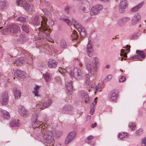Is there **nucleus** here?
Returning <instances> with one entry per match:
<instances>
[{
  "mask_svg": "<svg viewBox=\"0 0 146 146\" xmlns=\"http://www.w3.org/2000/svg\"><path fill=\"white\" fill-rule=\"evenodd\" d=\"M62 134L63 133L62 132L58 131L56 133V135H58V136L59 137V136L62 135Z\"/></svg>",
  "mask_w": 146,
  "mask_h": 146,
  "instance_id": "59",
  "label": "nucleus"
},
{
  "mask_svg": "<svg viewBox=\"0 0 146 146\" xmlns=\"http://www.w3.org/2000/svg\"><path fill=\"white\" fill-rule=\"evenodd\" d=\"M126 78L123 76H121L119 80V82H123L126 80Z\"/></svg>",
  "mask_w": 146,
  "mask_h": 146,
  "instance_id": "52",
  "label": "nucleus"
},
{
  "mask_svg": "<svg viewBox=\"0 0 146 146\" xmlns=\"http://www.w3.org/2000/svg\"><path fill=\"white\" fill-rule=\"evenodd\" d=\"M68 74L72 78H74L77 79H80L83 76V73L82 70L77 68H74L72 71L70 70Z\"/></svg>",
  "mask_w": 146,
  "mask_h": 146,
  "instance_id": "5",
  "label": "nucleus"
},
{
  "mask_svg": "<svg viewBox=\"0 0 146 146\" xmlns=\"http://www.w3.org/2000/svg\"><path fill=\"white\" fill-rule=\"evenodd\" d=\"M28 26V25L24 24L22 26V29L23 31L27 33H28L29 32Z\"/></svg>",
  "mask_w": 146,
  "mask_h": 146,
  "instance_id": "40",
  "label": "nucleus"
},
{
  "mask_svg": "<svg viewBox=\"0 0 146 146\" xmlns=\"http://www.w3.org/2000/svg\"><path fill=\"white\" fill-rule=\"evenodd\" d=\"M20 28L15 24H12L9 25L5 29V31L11 35H14L16 33L19 32Z\"/></svg>",
  "mask_w": 146,
  "mask_h": 146,
  "instance_id": "9",
  "label": "nucleus"
},
{
  "mask_svg": "<svg viewBox=\"0 0 146 146\" xmlns=\"http://www.w3.org/2000/svg\"><path fill=\"white\" fill-rule=\"evenodd\" d=\"M130 20V18L129 17H123L118 20L117 25L119 27L123 26Z\"/></svg>",
  "mask_w": 146,
  "mask_h": 146,
  "instance_id": "17",
  "label": "nucleus"
},
{
  "mask_svg": "<svg viewBox=\"0 0 146 146\" xmlns=\"http://www.w3.org/2000/svg\"><path fill=\"white\" fill-rule=\"evenodd\" d=\"M78 9L80 12L84 13L89 12L90 9L89 3L86 0H82L78 5Z\"/></svg>",
  "mask_w": 146,
  "mask_h": 146,
  "instance_id": "3",
  "label": "nucleus"
},
{
  "mask_svg": "<svg viewBox=\"0 0 146 146\" xmlns=\"http://www.w3.org/2000/svg\"><path fill=\"white\" fill-rule=\"evenodd\" d=\"M91 41L89 40L88 43V44L86 47V51L88 55L89 56H91L92 55L93 48L90 44Z\"/></svg>",
  "mask_w": 146,
  "mask_h": 146,
  "instance_id": "23",
  "label": "nucleus"
},
{
  "mask_svg": "<svg viewBox=\"0 0 146 146\" xmlns=\"http://www.w3.org/2000/svg\"><path fill=\"white\" fill-rule=\"evenodd\" d=\"M19 51L21 52L22 54H23L24 55V58L25 59V62H26L31 64H33L32 56L31 55L30 53H28L27 52V50L22 48H20Z\"/></svg>",
  "mask_w": 146,
  "mask_h": 146,
  "instance_id": "8",
  "label": "nucleus"
},
{
  "mask_svg": "<svg viewBox=\"0 0 146 146\" xmlns=\"http://www.w3.org/2000/svg\"><path fill=\"white\" fill-rule=\"evenodd\" d=\"M126 47L127 48L125 49V50L127 52V53H129L130 51V46L128 45H127L126 46Z\"/></svg>",
  "mask_w": 146,
  "mask_h": 146,
  "instance_id": "56",
  "label": "nucleus"
},
{
  "mask_svg": "<svg viewBox=\"0 0 146 146\" xmlns=\"http://www.w3.org/2000/svg\"><path fill=\"white\" fill-rule=\"evenodd\" d=\"M59 19L65 22L68 25L70 26L73 24L74 27L79 32L81 31L84 29L82 26L79 24L74 19H73L72 22L69 19H68L65 18L64 17H61Z\"/></svg>",
  "mask_w": 146,
  "mask_h": 146,
  "instance_id": "4",
  "label": "nucleus"
},
{
  "mask_svg": "<svg viewBox=\"0 0 146 146\" xmlns=\"http://www.w3.org/2000/svg\"><path fill=\"white\" fill-rule=\"evenodd\" d=\"M127 6L126 0H121L119 5V11L121 13L124 12Z\"/></svg>",
  "mask_w": 146,
  "mask_h": 146,
  "instance_id": "19",
  "label": "nucleus"
},
{
  "mask_svg": "<svg viewBox=\"0 0 146 146\" xmlns=\"http://www.w3.org/2000/svg\"><path fill=\"white\" fill-rule=\"evenodd\" d=\"M50 25L51 26H53L54 24V22L52 21H51L49 23Z\"/></svg>",
  "mask_w": 146,
  "mask_h": 146,
  "instance_id": "64",
  "label": "nucleus"
},
{
  "mask_svg": "<svg viewBox=\"0 0 146 146\" xmlns=\"http://www.w3.org/2000/svg\"><path fill=\"white\" fill-rule=\"evenodd\" d=\"M8 93L7 92H3L2 94L1 102L3 105H6L8 101Z\"/></svg>",
  "mask_w": 146,
  "mask_h": 146,
  "instance_id": "18",
  "label": "nucleus"
},
{
  "mask_svg": "<svg viewBox=\"0 0 146 146\" xmlns=\"http://www.w3.org/2000/svg\"><path fill=\"white\" fill-rule=\"evenodd\" d=\"M2 116L4 119H9L10 116L9 113L4 110H1Z\"/></svg>",
  "mask_w": 146,
  "mask_h": 146,
  "instance_id": "25",
  "label": "nucleus"
},
{
  "mask_svg": "<svg viewBox=\"0 0 146 146\" xmlns=\"http://www.w3.org/2000/svg\"><path fill=\"white\" fill-rule=\"evenodd\" d=\"M70 7L68 6H66L64 7V12L65 13L68 14L69 13Z\"/></svg>",
  "mask_w": 146,
  "mask_h": 146,
  "instance_id": "49",
  "label": "nucleus"
},
{
  "mask_svg": "<svg viewBox=\"0 0 146 146\" xmlns=\"http://www.w3.org/2000/svg\"><path fill=\"white\" fill-rule=\"evenodd\" d=\"M60 45L61 47L62 48H65L67 46V43L65 40L62 39L60 41Z\"/></svg>",
  "mask_w": 146,
  "mask_h": 146,
  "instance_id": "39",
  "label": "nucleus"
},
{
  "mask_svg": "<svg viewBox=\"0 0 146 146\" xmlns=\"http://www.w3.org/2000/svg\"><path fill=\"white\" fill-rule=\"evenodd\" d=\"M21 6H23L25 9L28 11H32L34 8L33 5H30L26 2H24Z\"/></svg>",
  "mask_w": 146,
  "mask_h": 146,
  "instance_id": "21",
  "label": "nucleus"
},
{
  "mask_svg": "<svg viewBox=\"0 0 146 146\" xmlns=\"http://www.w3.org/2000/svg\"><path fill=\"white\" fill-rule=\"evenodd\" d=\"M18 20L19 21L23 23H25L26 21V18L22 17H20L18 18Z\"/></svg>",
  "mask_w": 146,
  "mask_h": 146,
  "instance_id": "47",
  "label": "nucleus"
},
{
  "mask_svg": "<svg viewBox=\"0 0 146 146\" xmlns=\"http://www.w3.org/2000/svg\"><path fill=\"white\" fill-rule=\"evenodd\" d=\"M14 76L18 79H23L25 77V73L23 71L20 70H16L14 73Z\"/></svg>",
  "mask_w": 146,
  "mask_h": 146,
  "instance_id": "20",
  "label": "nucleus"
},
{
  "mask_svg": "<svg viewBox=\"0 0 146 146\" xmlns=\"http://www.w3.org/2000/svg\"><path fill=\"white\" fill-rule=\"evenodd\" d=\"M57 63L55 60L50 59L48 62V66L50 68H55L57 66Z\"/></svg>",
  "mask_w": 146,
  "mask_h": 146,
  "instance_id": "24",
  "label": "nucleus"
},
{
  "mask_svg": "<svg viewBox=\"0 0 146 146\" xmlns=\"http://www.w3.org/2000/svg\"><path fill=\"white\" fill-rule=\"evenodd\" d=\"M97 100V98H96L94 99V100L93 101V102H92V104L91 105L90 108H94L95 106L96 105V100Z\"/></svg>",
  "mask_w": 146,
  "mask_h": 146,
  "instance_id": "51",
  "label": "nucleus"
},
{
  "mask_svg": "<svg viewBox=\"0 0 146 146\" xmlns=\"http://www.w3.org/2000/svg\"><path fill=\"white\" fill-rule=\"evenodd\" d=\"M71 36L73 39H76L78 37L77 33L76 31H73L71 35Z\"/></svg>",
  "mask_w": 146,
  "mask_h": 146,
  "instance_id": "37",
  "label": "nucleus"
},
{
  "mask_svg": "<svg viewBox=\"0 0 146 146\" xmlns=\"http://www.w3.org/2000/svg\"><path fill=\"white\" fill-rule=\"evenodd\" d=\"M120 56H123L125 58H127V54L126 53H124L123 54L121 53Z\"/></svg>",
  "mask_w": 146,
  "mask_h": 146,
  "instance_id": "58",
  "label": "nucleus"
},
{
  "mask_svg": "<svg viewBox=\"0 0 146 146\" xmlns=\"http://www.w3.org/2000/svg\"><path fill=\"white\" fill-rule=\"evenodd\" d=\"M54 138V135L51 131L48 130L44 132L43 136L44 141L47 143H52V144H51L52 145L51 146H53Z\"/></svg>",
  "mask_w": 146,
  "mask_h": 146,
  "instance_id": "6",
  "label": "nucleus"
},
{
  "mask_svg": "<svg viewBox=\"0 0 146 146\" xmlns=\"http://www.w3.org/2000/svg\"><path fill=\"white\" fill-rule=\"evenodd\" d=\"M38 116V114L37 113H36L33 114L32 117L31 118L32 121L33 122V126H36V127L37 126H38V127L42 126L41 127H42L43 125H42V121H39L37 119Z\"/></svg>",
  "mask_w": 146,
  "mask_h": 146,
  "instance_id": "13",
  "label": "nucleus"
},
{
  "mask_svg": "<svg viewBox=\"0 0 146 146\" xmlns=\"http://www.w3.org/2000/svg\"><path fill=\"white\" fill-rule=\"evenodd\" d=\"M119 96L118 91L116 90H113L110 92L108 96V99L110 102H115Z\"/></svg>",
  "mask_w": 146,
  "mask_h": 146,
  "instance_id": "10",
  "label": "nucleus"
},
{
  "mask_svg": "<svg viewBox=\"0 0 146 146\" xmlns=\"http://www.w3.org/2000/svg\"><path fill=\"white\" fill-rule=\"evenodd\" d=\"M94 138L93 136L92 135L89 136L85 140V142L89 143L90 142V141Z\"/></svg>",
  "mask_w": 146,
  "mask_h": 146,
  "instance_id": "45",
  "label": "nucleus"
},
{
  "mask_svg": "<svg viewBox=\"0 0 146 146\" xmlns=\"http://www.w3.org/2000/svg\"><path fill=\"white\" fill-rule=\"evenodd\" d=\"M103 8L102 5H98L94 6L91 9V11L90 12L91 15H95L98 14L99 11Z\"/></svg>",
  "mask_w": 146,
  "mask_h": 146,
  "instance_id": "15",
  "label": "nucleus"
},
{
  "mask_svg": "<svg viewBox=\"0 0 146 146\" xmlns=\"http://www.w3.org/2000/svg\"><path fill=\"white\" fill-rule=\"evenodd\" d=\"M112 78V76L110 74L106 78L105 80L107 81H109Z\"/></svg>",
  "mask_w": 146,
  "mask_h": 146,
  "instance_id": "53",
  "label": "nucleus"
},
{
  "mask_svg": "<svg viewBox=\"0 0 146 146\" xmlns=\"http://www.w3.org/2000/svg\"><path fill=\"white\" fill-rule=\"evenodd\" d=\"M141 21V17L138 14H136L133 17L132 20V24L135 25L139 23Z\"/></svg>",
  "mask_w": 146,
  "mask_h": 146,
  "instance_id": "22",
  "label": "nucleus"
},
{
  "mask_svg": "<svg viewBox=\"0 0 146 146\" xmlns=\"http://www.w3.org/2000/svg\"><path fill=\"white\" fill-rule=\"evenodd\" d=\"M19 51L21 52L22 54H23L24 55V58L25 59V62H26L31 64H33L32 56L31 55L30 53H28L27 52V50L22 48H20Z\"/></svg>",
  "mask_w": 146,
  "mask_h": 146,
  "instance_id": "7",
  "label": "nucleus"
},
{
  "mask_svg": "<svg viewBox=\"0 0 146 146\" xmlns=\"http://www.w3.org/2000/svg\"><path fill=\"white\" fill-rule=\"evenodd\" d=\"M14 95L16 99H19L21 96V91L17 89L16 88H15L14 90Z\"/></svg>",
  "mask_w": 146,
  "mask_h": 146,
  "instance_id": "30",
  "label": "nucleus"
},
{
  "mask_svg": "<svg viewBox=\"0 0 146 146\" xmlns=\"http://www.w3.org/2000/svg\"><path fill=\"white\" fill-rule=\"evenodd\" d=\"M80 94L82 97L83 98L85 99V101L86 102L89 101V98L88 94L84 91L83 90L80 91Z\"/></svg>",
  "mask_w": 146,
  "mask_h": 146,
  "instance_id": "27",
  "label": "nucleus"
},
{
  "mask_svg": "<svg viewBox=\"0 0 146 146\" xmlns=\"http://www.w3.org/2000/svg\"><path fill=\"white\" fill-rule=\"evenodd\" d=\"M136 53L140 56L141 58H144L145 57V52L143 51L137 50L136 51Z\"/></svg>",
  "mask_w": 146,
  "mask_h": 146,
  "instance_id": "35",
  "label": "nucleus"
},
{
  "mask_svg": "<svg viewBox=\"0 0 146 146\" xmlns=\"http://www.w3.org/2000/svg\"><path fill=\"white\" fill-rule=\"evenodd\" d=\"M8 6L6 0H0V9L3 10Z\"/></svg>",
  "mask_w": 146,
  "mask_h": 146,
  "instance_id": "29",
  "label": "nucleus"
},
{
  "mask_svg": "<svg viewBox=\"0 0 146 146\" xmlns=\"http://www.w3.org/2000/svg\"><path fill=\"white\" fill-rule=\"evenodd\" d=\"M42 11L45 15L47 17L50 18L51 16V13L48 11L46 9H42Z\"/></svg>",
  "mask_w": 146,
  "mask_h": 146,
  "instance_id": "38",
  "label": "nucleus"
},
{
  "mask_svg": "<svg viewBox=\"0 0 146 146\" xmlns=\"http://www.w3.org/2000/svg\"><path fill=\"white\" fill-rule=\"evenodd\" d=\"M69 70H68L67 69V70H66V69L63 70H62V71L63 73H61V74H63H63H64V73L65 74V72H66L67 73H68V72H67V71H69Z\"/></svg>",
  "mask_w": 146,
  "mask_h": 146,
  "instance_id": "62",
  "label": "nucleus"
},
{
  "mask_svg": "<svg viewBox=\"0 0 146 146\" xmlns=\"http://www.w3.org/2000/svg\"><path fill=\"white\" fill-rule=\"evenodd\" d=\"M40 87V86H36V87H35L34 88V91H33V93L35 94V96H38L39 95L38 94V89Z\"/></svg>",
  "mask_w": 146,
  "mask_h": 146,
  "instance_id": "42",
  "label": "nucleus"
},
{
  "mask_svg": "<svg viewBox=\"0 0 146 146\" xmlns=\"http://www.w3.org/2000/svg\"><path fill=\"white\" fill-rule=\"evenodd\" d=\"M40 17H41L42 19L41 22V23L44 19H46V21L45 22L46 24L47 25L46 23L47 21V19L46 18H43L42 16H40L38 15L35 16L34 18L31 19V23L34 26H37L39 24H40Z\"/></svg>",
  "mask_w": 146,
  "mask_h": 146,
  "instance_id": "12",
  "label": "nucleus"
},
{
  "mask_svg": "<svg viewBox=\"0 0 146 146\" xmlns=\"http://www.w3.org/2000/svg\"><path fill=\"white\" fill-rule=\"evenodd\" d=\"M46 19H44L41 23V27L39 28V31L38 33V36L35 37L36 41L40 40L42 38H48V35L50 33V29H48V26L46 24Z\"/></svg>",
  "mask_w": 146,
  "mask_h": 146,
  "instance_id": "1",
  "label": "nucleus"
},
{
  "mask_svg": "<svg viewBox=\"0 0 146 146\" xmlns=\"http://www.w3.org/2000/svg\"><path fill=\"white\" fill-rule=\"evenodd\" d=\"M15 63L17 65H21L25 64V59L24 58L21 57L17 59H16L15 61Z\"/></svg>",
  "mask_w": 146,
  "mask_h": 146,
  "instance_id": "28",
  "label": "nucleus"
},
{
  "mask_svg": "<svg viewBox=\"0 0 146 146\" xmlns=\"http://www.w3.org/2000/svg\"><path fill=\"white\" fill-rule=\"evenodd\" d=\"M19 40L20 41H22L24 40V37L23 35H21L19 38Z\"/></svg>",
  "mask_w": 146,
  "mask_h": 146,
  "instance_id": "60",
  "label": "nucleus"
},
{
  "mask_svg": "<svg viewBox=\"0 0 146 146\" xmlns=\"http://www.w3.org/2000/svg\"><path fill=\"white\" fill-rule=\"evenodd\" d=\"M19 120H13L10 123V125L11 127H15L19 126L20 124L18 122Z\"/></svg>",
  "mask_w": 146,
  "mask_h": 146,
  "instance_id": "33",
  "label": "nucleus"
},
{
  "mask_svg": "<svg viewBox=\"0 0 146 146\" xmlns=\"http://www.w3.org/2000/svg\"><path fill=\"white\" fill-rule=\"evenodd\" d=\"M90 75L89 74H87L86 75V83L87 85H88L90 83V81L89 79Z\"/></svg>",
  "mask_w": 146,
  "mask_h": 146,
  "instance_id": "44",
  "label": "nucleus"
},
{
  "mask_svg": "<svg viewBox=\"0 0 146 146\" xmlns=\"http://www.w3.org/2000/svg\"><path fill=\"white\" fill-rule=\"evenodd\" d=\"M52 103L51 100L48 99L47 100H45V102L43 103H40L37 104L36 107L37 108L42 110L49 107Z\"/></svg>",
  "mask_w": 146,
  "mask_h": 146,
  "instance_id": "11",
  "label": "nucleus"
},
{
  "mask_svg": "<svg viewBox=\"0 0 146 146\" xmlns=\"http://www.w3.org/2000/svg\"><path fill=\"white\" fill-rule=\"evenodd\" d=\"M144 4V2H142L139 4L134 7L132 8L130 10V11L132 12H137L138 9L141 7Z\"/></svg>",
  "mask_w": 146,
  "mask_h": 146,
  "instance_id": "26",
  "label": "nucleus"
},
{
  "mask_svg": "<svg viewBox=\"0 0 146 146\" xmlns=\"http://www.w3.org/2000/svg\"><path fill=\"white\" fill-rule=\"evenodd\" d=\"M24 2H26L23 0H18L16 2L17 4V6H21L24 3Z\"/></svg>",
  "mask_w": 146,
  "mask_h": 146,
  "instance_id": "48",
  "label": "nucleus"
},
{
  "mask_svg": "<svg viewBox=\"0 0 146 146\" xmlns=\"http://www.w3.org/2000/svg\"><path fill=\"white\" fill-rule=\"evenodd\" d=\"M98 91H99V92H100V91H101V90L100 89V86H97L96 90L95 91V93H96V92Z\"/></svg>",
  "mask_w": 146,
  "mask_h": 146,
  "instance_id": "55",
  "label": "nucleus"
},
{
  "mask_svg": "<svg viewBox=\"0 0 146 146\" xmlns=\"http://www.w3.org/2000/svg\"><path fill=\"white\" fill-rule=\"evenodd\" d=\"M79 32L80 35L82 37H84L86 36V34L84 28L81 30V31Z\"/></svg>",
  "mask_w": 146,
  "mask_h": 146,
  "instance_id": "41",
  "label": "nucleus"
},
{
  "mask_svg": "<svg viewBox=\"0 0 146 146\" xmlns=\"http://www.w3.org/2000/svg\"><path fill=\"white\" fill-rule=\"evenodd\" d=\"M138 38V36L136 33L133 34L132 35V38L133 39H135L137 38Z\"/></svg>",
  "mask_w": 146,
  "mask_h": 146,
  "instance_id": "54",
  "label": "nucleus"
},
{
  "mask_svg": "<svg viewBox=\"0 0 146 146\" xmlns=\"http://www.w3.org/2000/svg\"><path fill=\"white\" fill-rule=\"evenodd\" d=\"M143 129L142 128H140L139 129L137 130L135 133L137 135H141L142 133Z\"/></svg>",
  "mask_w": 146,
  "mask_h": 146,
  "instance_id": "46",
  "label": "nucleus"
},
{
  "mask_svg": "<svg viewBox=\"0 0 146 146\" xmlns=\"http://www.w3.org/2000/svg\"><path fill=\"white\" fill-rule=\"evenodd\" d=\"M44 4L46 7H48L49 6V3L48 2L45 1L44 3Z\"/></svg>",
  "mask_w": 146,
  "mask_h": 146,
  "instance_id": "61",
  "label": "nucleus"
},
{
  "mask_svg": "<svg viewBox=\"0 0 146 146\" xmlns=\"http://www.w3.org/2000/svg\"><path fill=\"white\" fill-rule=\"evenodd\" d=\"M62 109L63 111H71L73 109V107L70 105H66L63 107Z\"/></svg>",
  "mask_w": 146,
  "mask_h": 146,
  "instance_id": "31",
  "label": "nucleus"
},
{
  "mask_svg": "<svg viewBox=\"0 0 146 146\" xmlns=\"http://www.w3.org/2000/svg\"><path fill=\"white\" fill-rule=\"evenodd\" d=\"M90 108H91V110L90 111V113L91 115H92L94 112L95 109L94 108L92 107Z\"/></svg>",
  "mask_w": 146,
  "mask_h": 146,
  "instance_id": "57",
  "label": "nucleus"
},
{
  "mask_svg": "<svg viewBox=\"0 0 146 146\" xmlns=\"http://www.w3.org/2000/svg\"><path fill=\"white\" fill-rule=\"evenodd\" d=\"M43 77L46 82H48L51 80V77L49 73H46L43 75Z\"/></svg>",
  "mask_w": 146,
  "mask_h": 146,
  "instance_id": "32",
  "label": "nucleus"
},
{
  "mask_svg": "<svg viewBox=\"0 0 146 146\" xmlns=\"http://www.w3.org/2000/svg\"><path fill=\"white\" fill-rule=\"evenodd\" d=\"M141 145V146H146V137L142 139Z\"/></svg>",
  "mask_w": 146,
  "mask_h": 146,
  "instance_id": "50",
  "label": "nucleus"
},
{
  "mask_svg": "<svg viewBox=\"0 0 146 146\" xmlns=\"http://www.w3.org/2000/svg\"><path fill=\"white\" fill-rule=\"evenodd\" d=\"M66 86L67 90L69 91H72L73 89V87L72 85V82L70 81L68 82L66 84Z\"/></svg>",
  "mask_w": 146,
  "mask_h": 146,
  "instance_id": "34",
  "label": "nucleus"
},
{
  "mask_svg": "<svg viewBox=\"0 0 146 146\" xmlns=\"http://www.w3.org/2000/svg\"><path fill=\"white\" fill-rule=\"evenodd\" d=\"M76 135V133L75 131H72L69 133L65 139V144L67 145L68 143H70L74 139V138Z\"/></svg>",
  "mask_w": 146,
  "mask_h": 146,
  "instance_id": "14",
  "label": "nucleus"
},
{
  "mask_svg": "<svg viewBox=\"0 0 146 146\" xmlns=\"http://www.w3.org/2000/svg\"><path fill=\"white\" fill-rule=\"evenodd\" d=\"M97 123L95 122L94 123H93L91 125V127H94L96 126Z\"/></svg>",
  "mask_w": 146,
  "mask_h": 146,
  "instance_id": "63",
  "label": "nucleus"
},
{
  "mask_svg": "<svg viewBox=\"0 0 146 146\" xmlns=\"http://www.w3.org/2000/svg\"><path fill=\"white\" fill-rule=\"evenodd\" d=\"M127 133L125 132L119 133L118 136V138H119L120 140H121L123 138L127 136Z\"/></svg>",
  "mask_w": 146,
  "mask_h": 146,
  "instance_id": "36",
  "label": "nucleus"
},
{
  "mask_svg": "<svg viewBox=\"0 0 146 146\" xmlns=\"http://www.w3.org/2000/svg\"><path fill=\"white\" fill-rule=\"evenodd\" d=\"M19 113L20 115L23 117H27L28 113L27 110L22 106H19Z\"/></svg>",
  "mask_w": 146,
  "mask_h": 146,
  "instance_id": "16",
  "label": "nucleus"
},
{
  "mask_svg": "<svg viewBox=\"0 0 146 146\" xmlns=\"http://www.w3.org/2000/svg\"><path fill=\"white\" fill-rule=\"evenodd\" d=\"M135 127V125L134 123H130L129 124V127L131 130H134Z\"/></svg>",
  "mask_w": 146,
  "mask_h": 146,
  "instance_id": "43",
  "label": "nucleus"
},
{
  "mask_svg": "<svg viewBox=\"0 0 146 146\" xmlns=\"http://www.w3.org/2000/svg\"><path fill=\"white\" fill-rule=\"evenodd\" d=\"M99 62V60L97 57L93 58L92 63L90 64H88L86 65V67L89 74L92 75L95 72H96L97 70V64Z\"/></svg>",
  "mask_w": 146,
  "mask_h": 146,
  "instance_id": "2",
  "label": "nucleus"
}]
</instances>
